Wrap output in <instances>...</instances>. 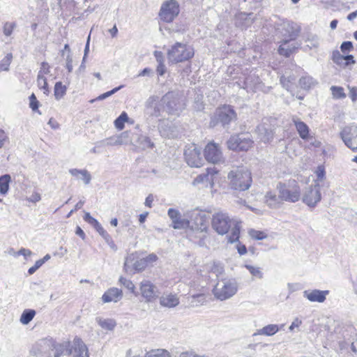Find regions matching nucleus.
Segmentation results:
<instances>
[{
  "instance_id": "obj_55",
  "label": "nucleus",
  "mask_w": 357,
  "mask_h": 357,
  "mask_svg": "<svg viewBox=\"0 0 357 357\" xmlns=\"http://www.w3.org/2000/svg\"><path fill=\"white\" fill-rule=\"evenodd\" d=\"M29 106L33 111H37L39 107V102L38 101L34 93L29 96Z\"/></svg>"
},
{
  "instance_id": "obj_51",
  "label": "nucleus",
  "mask_w": 357,
  "mask_h": 357,
  "mask_svg": "<svg viewBox=\"0 0 357 357\" xmlns=\"http://www.w3.org/2000/svg\"><path fill=\"white\" fill-rule=\"evenodd\" d=\"M315 174L317 175V180H315L314 183H318L319 184L321 182L325 177V169L322 165H319L317 170L315 171Z\"/></svg>"
},
{
  "instance_id": "obj_49",
  "label": "nucleus",
  "mask_w": 357,
  "mask_h": 357,
  "mask_svg": "<svg viewBox=\"0 0 357 357\" xmlns=\"http://www.w3.org/2000/svg\"><path fill=\"white\" fill-rule=\"evenodd\" d=\"M248 234L252 238L255 240H263L267 236L263 231L253 229L249 230Z\"/></svg>"
},
{
  "instance_id": "obj_37",
  "label": "nucleus",
  "mask_w": 357,
  "mask_h": 357,
  "mask_svg": "<svg viewBox=\"0 0 357 357\" xmlns=\"http://www.w3.org/2000/svg\"><path fill=\"white\" fill-rule=\"evenodd\" d=\"M12 60L13 54L8 53L0 61V73L2 71H9Z\"/></svg>"
},
{
  "instance_id": "obj_43",
  "label": "nucleus",
  "mask_w": 357,
  "mask_h": 357,
  "mask_svg": "<svg viewBox=\"0 0 357 357\" xmlns=\"http://www.w3.org/2000/svg\"><path fill=\"white\" fill-rule=\"evenodd\" d=\"M306 42L307 43V46L309 47L310 49L316 48L319 45V39L317 35H309L307 36Z\"/></svg>"
},
{
  "instance_id": "obj_53",
  "label": "nucleus",
  "mask_w": 357,
  "mask_h": 357,
  "mask_svg": "<svg viewBox=\"0 0 357 357\" xmlns=\"http://www.w3.org/2000/svg\"><path fill=\"white\" fill-rule=\"evenodd\" d=\"M16 24L15 22H6L3 26L4 35L6 36H10Z\"/></svg>"
},
{
  "instance_id": "obj_7",
  "label": "nucleus",
  "mask_w": 357,
  "mask_h": 357,
  "mask_svg": "<svg viewBox=\"0 0 357 357\" xmlns=\"http://www.w3.org/2000/svg\"><path fill=\"white\" fill-rule=\"evenodd\" d=\"M236 119V113L230 105H224L216 109L214 116L211 121L213 126L216 123H221L222 126L229 125L231 121Z\"/></svg>"
},
{
  "instance_id": "obj_6",
  "label": "nucleus",
  "mask_w": 357,
  "mask_h": 357,
  "mask_svg": "<svg viewBox=\"0 0 357 357\" xmlns=\"http://www.w3.org/2000/svg\"><path fill=\"white\" fill-rule=\"evenodd\" d=\"M193 55V48L181 43H176L167 52L169 61L173 63L187 61L192 58Z\"/></svg>"
},
{
  "instance_id": "obj_63",
  "label": "nucleus",
  "mask_w": 357,
  "mask_h": 357,
  "mask_svg": "<svg viewBox=\"0 0 357 357\" xmlns=\"http://www.w3.org/2000/svg\"><path fill=\"white\" fill-rule=\"evenodd\" d=\"M84 220L92 226L98 222V220L93 218L88 212L84 214Z\"/></svg>"
},
{
  "instance_id": "obj_15",
  "label": "nucleus",
  "mask_w": 357,
  "mask_h": 357,
  "mask_svg": "<svg viewBox=\"0 0 357 357\" xmlns=\"http://www.w3.org/2000/svg\"><path fill=\"white\" fill-rule=\"evenodd\" d=\"M139 290L142 296L148 303L152 302L159 296L157 287L147 280H144L139 283Z\"/></svg>"
},
{
  "instance_id": "obj_23",
  "label": "nucleus",
  "mask_w": 357,
  "mask_h": 357,
  "mask_svg": "<svg viewBox=\"0 0 357 357\" xmlns=\"http://www.w3.org/2000/svg\"><path fill=\"white\" fill-rule=\"evenodd\" d=\"M257 132L259 140L264 143L270 142L273 137L272 130L266 128L264 125L257 126Z\"/></svg>"
},
{
  "instance_id": "obj_47",
  "label": "nucleus",
  "mask_w": 357,
  "mask_h": 357,
  "mask_svg": "<svg viewBox=\"0 0 357 357\" xmlns=\"http://www.w3.org/2000/svg\"><path fill=\"white\" fill-rule=\"evenodd\" d=\"M119 282L132 293L135 294V287L131 280H128L126 278L121 277L119 278Z\"/></svg>"
},
{
  "instance_id": "obj_21",
  "label": "nucleus",
  "mask_w": 357,
  "mask_h": 357,
  "mask_svg": "<svg viewBox=\"0 0 357 357\" xmlns=\"http://www.w3.org/2000/svg\"><path fill=\"white\" fill-rule=\"evenodd\" d=\"M218 171L215 168H207L206 173L198 175L194 180V183H209L211 186L213 185L214 175L218 174Z\"/></svg>"
},
{
  "instance_id": "obj_60",
  "label": "nucleus",
  "mask_w": 357,
  "mask_h": 357,
  "mask_svg": "<svg viewBox=\"0 0 357 357\" xmlns=\"http://www.w3.org/2000/svg\"><path fill=\"white\" fill-rule=\"evenodd\" d=\"M252 13H241L239 15H238V18L239 19H241V20H246V26L249 25L250 24H251L252 22Z\"/></svg>"
},
{
  "instance_id": "obj_32",
  "label": "nucleus",
  "mask_w": 357,
  "mask_h": 357,
  "mask_svg": "<svg viewBox=\"0 0 357 357\" xmlns=\"http://www.w3.org/2000/svg\"><path fill=\"white\" fill-rule=\"evenodd\" d=\"M69 172L73 176H76L83 180L85 184H89L91 181V176L89 172L86 169H70Z\"/></svg>"
},
{
  "instance_id": "obj_40",
  "label": "nucleus",
  "mask_w": 357,
  "mask_h": 357,
  "mask_svg": "<svg viewBox=\"0 0 357 357\" xmlns=\"http://www.w3.org/2000/svg\"><path fill=\"white\" fill-rule=\"evenodd\" d=\"M119 135L122 139V141L125 142V144H134L133 140L135 139V134H133L130 131H125Z\"/></svg>"
},
{
  "instance_id": "obj_9",
  "label": "nucleus",
  "mask_w": 357,
  "mask_h": 357,
  "mask_svg": "<svg viewBox=\"0 0 357 357\" xmlns=\"http://www.w3.org/2000/svg\"><path fill=\"white\" fill-rule=\"evenodd\" d=\"M179 5L176 0H168L165 1L159 12L161 20L165 22H172L179 14Z\"/></svg>"
},
{
  "instance_id": "obj_52",
  "label": "nucleus",
  "mask_w": 357,
  "mask_h": 357,
  "mask_svg": "<svg viewBox=\"0 0 357 357\" xmlns=\"http://www.w3.org/2000/svg\"><path fill=\"white\" fill-rule=\"evenodd\" d=\"M146 266H147V264L146 263V261L144 259V258L136 261L133 264V268L136 271H142L146 268Z\"/></svg>"
},
{
  "instance_id": "obj_14",
  "label": "nucleus",
  "mask_w": 357,
  "mask_h": 357,
  "mask_svg": "<svg viewBox=\"0 0 357 357\" xmlns=\"http://www.w3.org/2000/svg\"><path fill=\"white\" fill-rule=\"evenodd\" d=\"M206 160L213 164H220L224 162L222 152L218 144L208 143L204 149Z\"/></svg>"
},
{
  "instance_id": "obj_17",
  "label": "nucleus",
  "mask_w": 357,
  "mask_h": 357,
  "mask_svg": "<svg viewBox=\"0 0 357 357\" xmlns=\"http://www.w3.org/2000/svg\"><path fill=\"white\" fill-rule=\"evenodd\" d=\"M167 214L172 221L174 229H180L190 227V222L185 219H181V213L178 210L172 208H169Z\"/></svg>"
},
{
  "instance_id": "obj_45",
  "label": "nucleus",
  "mask_w": 357,
  "mask_h": 357,
  "mask_svg": "<svg viewBox=\"0 0 357 357\" xmlns=\"http://www.w3.org/2000/svg\"><path fill=\"white\" fill-rule=\"evenodd\" d=\"M332 60L337 65L344 66V56L342 55L338 50H335L333 52Z\"/></svg>"
},
{
  "instance_id": "obj_24",
  "label": "nucleus",
  "mask_w": 357,
  "mask_h": 357,
  "mask_svg": "<svg viewBox=\"0 0 357 357\" xmlns=\"http://www.w3.org/2000/svg\"><path fill=\"white\" fill-rule=\"evenodd\" d=\"M193 229L202 232L206 231L208 226L204 215L197 213L194 218L193 225L190 226Z\"/></svg>"
},
{
  "instance_id": "obj_16",
  "label": "nucleus",
  "mask_w": 357,
  "mask_h": 357,
  "mask_svg": "<svg viewBox=\"0 0 357 357\" xmlns=\"http://www.w3.org/2000/svg\"><path fill=\"white\" fill-rule=\"evenodd\" d=\"M70 355L72 357H89V349L79 337L74 338L70 343Z\"/></svg>"
},
{
  "instance_id": "obj_48",
  "label": "nucleus",
  "mask_w": 357,
  "mask_h": 357,
  "mask_svg": "<svg viewBox=\"0 0 357 357\" xmlns=\"http://www.w3.org/2000/svg\"><path fill=\"white\" fill-rule=\"evenodd\" d=\"M123 87V86L121 85V86H119L118 87H116V88L113 89L112 90H111L109 91L104 93L100 95L98 97H97L96 100H104V99L109 97L110 96L114 94L116 92L119 91ZM95 100H96V99H93V100H91L90 102H93Z\"/></svg>"
},
{
  "instance_id": "obj_54",
  "label": "nucleus",
  "mask_w": 357,
  "mask_h": 357,
  "mask_svg": "<svg viewBox=\"0 0 357 357\" xmlns=\"http://www.w3.org/2000/svg\"><path fill=\"white\" fill-rule=\"evenodd\" d=\"M99 145L105 146H118L115 136L108 137L104 140L98 142Z\"/></svg>"
},
{
  "instance_id": "obj_44",
  "label": "nucleus",
  "mask_w": 357,
  "mask_h": 357,
  "mask_svg": "<svg viewBox=\"0 0 357 357\" xmlns=\"http://www.w3.org/2000/svg\"><path fill=\"white\" fill-rule=\"evenodd\" d=\"M206 302V298L204 294H199L193 295L192 296V300L190 301L191 305L192 306H198L199 305H202Z\"/></svg>"
},
{
  "instance_id": "obj_5",
  "label": "nucleus",
  "mask_w": 357,
  "mask_h": 357,
  "mask_svg": "<svg viewBox=\"0 0 357 357\" xmlns=\"http://www.w3.org/2000/svg\"><path fill=\"white\" fill-rule=\"evenodd\" d=\"M277 189L283 202L295 203L301 197V188L295 180H289L287 183H279L277 185Z\"/></svg>"
},
{
  "instance_id": "obj_22",
  "label": "nucleus",
  "mask_w": 357,
  "mask_h": 357,
  "mask_svg": "<svg viewBox=\"0 0 357 357\" xmlns=\"http://www.w3.org/2000/svg\"><path fill=\"white\" fill-rule=\"evenodd\" d=\"M122 291L118 288H111L108 289L102 296L104 303L117 302L122 298Z\"/></svg>"
},
{
  "instance_id": "obj_57",
  "label": "nucleus",
  "mask_w": 357,
  "mask_h": 357,
  "mask_svg": "<svg viewBox=\"0 0 357 357\" xmlns=\"http://www.w3.org/2000/svg\"><path fill=\"white\" fill-rule=\"evenodd\" d=\"M50 73V67L49 64L47 62H43L41 63V66H40V70L38 72V75L44 76L45 75H47Z\"/></svg>"
},
{
  "instance_id": "obj_33",
  "label": "nucleus",
  "mask_w": 357,
  "mask_h": 357,
  "mask_svg": "<svg viewBox=\"0 0 357 357\" xmlns=\"http://www.w3.org/2000/svg\"><path fill=\"white\" fill-rule=\"evenodd\" d=\"M11 177L9 174H4L0 176V194L5 195L9 190V185Z\"/></svg>"
},
{
  "instance_id": "obj_30",
  "label": "nucleus",
  "mask_w": 357,
  "mask_h": 357,
  "mask_svg": "<svg viewBox=\"0 0 357 357\" xmlns=\"http://www.w3.org/2000/svg\"><path fill=\"white\" fill-rule=\"evenodd\" d=\"M133 142L142 149L151 148L153 146L149 137L142 135L135 134Z\"/></svg>"
},
{
  "instance_id": "obj_1",
  "label": "nucleus",
  "mask_w": 357,
  "mask_h": 357,
  "mask_svg": "<svg viewBox=\"0 0 357 357\" xmlns=\"http://www.w3.org/2000/svg\"><path fill=\"white\" fill-rule=\"evenodd\" d=\"M185 107V102L178 92L170 91L159 99L158 96H151L146 102L147 113L151 116H162L164 112L178 116Z\"/></svg>"
},
{
  "instance_id": "obj_27",
  "label": "nucleus",
  "mask_w": 357,
  "mask_h": 357,
  "mask_svg": "<svg viewBox=\"0 0 357 357\" xmlns=\"http://www.w3.org/2000/svg\"><path fill=\"white\" fill-rule=\"evenodd\" d=\"M289 40H284L281 45L278 48V52L280 55H283L284 56H289L295 49L297 48V46L294 43H290Z\"/></svg>"
},
{
  "instance_id": "obj_28",
  "label": "nucleus",
  "mask_w": 357,
  "mask_h": 357,
  "mask_svg": "<svg viewBox=\"0 0 357 357\" xmlns=\"http://www.w3.org/2000/svg\"><path fill=\"white\" fill-rule=\"evenodd\" d=\"M317 84L318 82L312 76L308 75L302 76L298 81L300 87L305 90H309L315 86Z\"/></svg>"
},
{
  "instance_id": "obj_62",
  "label": "nucleus",
  "mask_w": 357,
  "mask_h": 357,
  "mask_svg": "<svg viewBox=\"0 0 357 357\" xmlns=\"http://www.w3.org/2000/svg\"><path fill=\"white\" fill-rule=\"evenodd\" d=\"M144 259L146 261L147 266L150 264L155 262L158 260V257L155 254L152 253L144 257Z\"/></svg>"
},
{
  "instance_id": "obj_64",
  "label": "nucleus",
  "mask_w": 357,
  "mask_h": 357,
  "mask_svg": "<svg viewBox=\"0 0 357 357\" xmlns=\"http://www.w3.org/2000/svg\"><path fill=\"white\" fill-rule=\"evenodd\" d=\"M349 97L353 102L357 100V87H349Z\"/></svg>"
},
{
  "instance_id": "obj_8",
  "label": "nucleus",
  "mask_w": 357,
  "mask_h": 357,
  "mask_svg": "<svg viewBox=\"0 0 357 357\" xmlns=\"http://www.w3.org/2000/svg\"><path fill=\"white\" fill-rule=\"evenodd\" d=\"M253 141L248 133L233 135L227 141V146L234 151H247L252 145Z\"/></svg>"
},
{
  "instance_id": "obj_18",
  "label": "nucleus",
  "mask_w": 357,
  "mask_h": 357,
  "mask_svg": "<svg viewBox=\"0 0 357 357\" xmlns=\"http://www.w3.org/2000/svg\"><path fill=\"white\" fill-rule=\"evenodd\" d=\"M160 305L167 308H173L180 303L179 297L176 294L166 291L159 298Z\"/></svg>"
},
{
  "instance_id": "obj_20",
  "label": "nucleus",
  "mask_w": 357,
  "mask_h": 357,
  "mask_svg": "<svg viewBox=\"0 0 357 357\" xmlns=\"http://www.w3.org/2000/svg\"><path fill=\"white\" fill-rule=\"evenodd\" d=\"M160 135L167 138H174L177 137V131L176 128L171 122L162 121L158 126Z\"/></svg>"
},
{
  "instance_id": "obj_41",
  "label": "nucleus",
  "mask_w": 357,
  "mask_h": 357,
  "mask_svg": "<svg viewBox=\"0 0 357 357\" xmlns=\"http://www.w3.org/2000/svg\"><path fill=\"white\" fill-rule=\"evenodd\" d=\"M245 267L254 277H256L259 279L263 278V273L261 272L260 268L248 264L245 265Z\"/></svg>"
},
{
  "instance_id": "obj_13",
  "label": "nucleus",
  "mask_w": 357,
  "mask_h": 357,
  "mask_svg": "<svg viewBox=\"0 0 357 357\" xmlns=\"http://www.w3.org/2000/svg\"><path fill=\"white\" fill-rule=\"evenodd\" d=\"M185 159L188 165L192 167H199L203 164L201 151L195 144H190L184 151Z\"/></svg>"
},
{
  "instance_id": "obj_34",
  "label": "nucleus",
  "mask_w": 357,
  "mask_h": 357,
  "mask_svg": "<svg viewBox=\"0 0 357 357\" xmlns=\"http://www.w3.org/2000/svg\"><path fill=\"white\" fill-rule=\"evenodd\" d=\"M98 325L103 329L112 331L115 328L116 323L112 319H97Z\"/></svg>"
},
{
  "instance_id": "obj_2",
  "label": "nucleus",
  "mask_w": 357,
  "mask_h": 357,
  "mask_svg": "<svg viewBox=\"0 0 357 357\" xmlns=\"http://www.w3.org/2000/svg\"><path fill=\"white\" fill-rule=\"evenodd\" d=\"M241 223L238 218L231 216L223 211H215L211 218V227L216 233L225 235L230 231L227 236V241L230 243L238 241Z\"/></svg>"
},
{
  "instance_id": "obj_35",
  "label": "nucleus",
  "mask_w": 357,
  "mask_h": 357,
  "mask_svg": "<svg viewBox=\"0 0 357 357\" xmlns=\"http://www.w3.org/2000/svg\"><path fill=\"white\" fill-rule=\"evenodd\" d=\"M35 315L36 311L34 310H25L22 313L20 321L22 324L26 325L33 319Z\"/></svg>"
},
{
  "instance_id": "obj_61",
  "label": "nucleus",
  "mask_w": 357,
  "mask_h": 357,
  "mask_svg": "<svg viewBox=\"0 0 357 357\" xmlns=\"http://www.w3.org/2000/svg\"><path fill=\"white\" fill-rule=\"evenodd\" d=\"M134 259L135 256L133 254H131L126 257L124 263V268L127 272L130 271V264L132 263Z\"/></svg>"
},
{
  "instance_id": "obj_12",
  "label": "nucleus",
  "mask_w": 357,
  "mask_h": 357,
  "mask_svg": "<svg viewBox=\"0 0 357 357\" xmlns=\"http://www.w3.org/2000/svg\"><path fill=\"white\" fill-rule=\"evenodd\" d=\"M320 184L314 183L307 188L302 197V201L309 207L314 208L321 201Z\"/></svg>"
},
{
  "instance_id": "obj_11",
  "label": "nucleus",
  "mask_w": 357,
  "mask_h": 357,
  "mask_svg": "<svg viewBox=\"0 0 357 357\" xmlns=\"http://www.w3.org/2000/svg\"><path fill=\"white\" fill-rule=\"evenodd\" d=\"M51 349L50 354L47 357H63L68 356L70 353V342L63 341L62 342H56L52 340L44 341Z\"/></svg>"
},
{
  "instance_id": "obj_4",
  "label": "nucleus",
  "mask_w": 357,
  "mask_h": 357,
  "mask_svg": "<svg viewBox=\"0 0 357 357\" xmlns=\"http://www.w3.org/2000/svg\"><path fill=\"white\" fill-rule=\"evenodd\" d=\"M238 290L237 282L232 278L218 280L213 289L214 296L220 301H225L232 297Z\"/></svg>"
},
{
  "instance_id": "obj_31",
  "label": "nucleus",
  "mask_w": 357,
  "mask_h": 357,
  "mask_svg": "<svg viewBox=\"0 0 357 357\" xmlns=\"http://www.w3.org/2000/svg\"><path fill=\"white\" fill-rule=\"evenodd\" d=\"M282 26L283 29H284L285 31L284 36L288 35L289 37L290 38V40H294L296 36L298 35V28L296 26V24H294L292 22H283Z\"/></svg>"
},
{
  "instance_id": "obj_36",
  "label": "nucleus",
  "mask_w": 357,
  "mask_h": 357,
  "mask_svg": "<svg viewBox=\"0 0 357 357\" xmlns=\"http://www.w3.org/2000/svg\"><path fill=\"white\" fill-rule=\"evenodd\" d=\"M144 357H172V356L166 349H157L148 351Z\"/></svg>"
},
{
  "instance_id": "obj_56",
  "label": "nucleus",
  "mask_w": 357,
  "mask_h": 357,
  "mask_svg": "<svg viewBox=\"0 0 357 357\" xmlns=\"http://www.w3.org/2000/svg\"><path fill=\"white\" fill-rule=\"evenodd\" d=\"M292 80H294L293 78H291L290 77H287L284 75H282L280 77V82L282 84L283 87L285 88L287 90L290 89Z\"/></svg>"
},
{
  "instance_id": "obj_39",
  "label": "nucleus",
  "mask_w": 357,
  "mask_h": 357,
  "mask_svg": "<svg viewBox=\"0 0 357 357\" xmlns=\"http://www.w3.org/2000/svg\"><path fill=\"white\" fill-rule=\"evenodd\" d=\"M128 119V114L123 112L121 115L114 121V126L118 130H122L124 128V123Z\"/></svg>"
},
{
  "instance_id": "obj_26",
  "label": "nucleus",
  "mask_w": 357,
  "mask_h": 357,
  "mask_svg": "<svg viewBox=\"0 0 357 357\" xmlns=\"http://www.w3.org/2000/svg\"><path fill=\"white\" fill-rule=\"evenodd\" d=\"M284 326V324L281 326H278L277 324H268L262 328L257 330V331L254 334V335H266L271 336L275 335L276 333L279 331Z\"/></svg>"
},
{
  "instance_id": "obj_19",
  "label": "nucleus",
  "mask_w": 357,
  "mask_h": 357,
  "mask_svg": "<svg viewBox=\"0 0 357 357\" xmlns=\"http://www.w3.org/2000/svg\"><path fill=\"white\" fill-rule=\"evenodd\" d=\"M328 294L329 291L328 290H305L303 291V296L310 302L324 303Z\"/></svg>"
},
{
  "instance_id": "obj_50",
  "label": "nucleus",
  "mask_w": 357,
  "mask_h": 357,
  "mask_svg": "<svg viewBox=\"0 0 357 357\" xmlns=\"http://www.w3.org/2000/svg\"><path fill=\"white\" fill-rule=\"evenodd\" d=\"M37 84L39 88L44 90V93H46L48 92V88H47V79L43 75H40L38 74L37 77Z\"/></svg>"
},
{
  "instance_id": "obj_59",
  "label": "nucleus",
  "mask_w": 357,
  "mask_h": 357,
  "mask_svg": "<svg viewBox=\"0 0 357 357\" xmlns=\"http://www.w3.org/2000/svg\"><path fill=\"white\" fill-rule=\"evenodd\" d=\"M301 324H302V320L300 319L299 318L296 317L292 321L289 329L291 332H293V331H294L295 328H298Z\"/></svg>"
},
{
  "instance_id": "obj_42",
  "label": "nucleus",
  "mask_w": 357,
  "mask_h": 357,
  "mask_svg": "<svg viewBox=\"0 0 357 357\" xmlns=\"http://www.w3.org/2000/svg\"><path fill=\"white\" fill-rule=\"evenodd\" d=\"M211 271L218 278L223 275L225 272L224 266L219 262H214L211 267Z\"/></svg>"
},
{
  "instance_id": "obj_3",
  "label": "nucleus",
  "mask_w": 357,
  "mask_h": 357,
  "mask_svg": "<svg viewBox=\"0 0 357 357\" xmlns=\"http://www.w3.org/2000/svg\"><path fill=\"white\" fill-rule=\"evenodd\" d=\"M227 177L231 188L239 191L249 189L252 182L251 172L243 167L230 171Z\"/></svg>"
},
{
  "instance_id": "obj_10",
  "label": "nucleus",
  "mask_w": 357,
  "mask_h": 357,
  "mask_svg": "<svg viewBox=\"0 0 357 357\" xmlns=\"http://www.w3.org/2000/svg\"><path fill=\"white\" fill-rule=\"evenodd\" d=\"M340 137L345 146L353 151H357V126L344 127L340 132Z\"/></svg>"
},
{
  "instance_id": "obj_25",
  "label": "nucleus",
  "mask_w": 357,
  "mask_h": 357,
  "mask_svg": "<svg viewBox=\"0 0 357 357\" xmlns=\"http://www.w3.org/2000/svg\"><path fill=\"white\" fill-rule=\"evenodd\" d=\"M292 121L294 123L300 137L303 139H307L309 135L308 126L296 116L292 117Z\"/></svg>"
},
{
  "instance_id": "obj_38",
  "label": "nucleus",
  "mask_w": 357,
  "mask_h": 357,
  "mask_svg": "<svg viewBox=\"0 0 357 357\" xmlns=\"http://www.w3.org/2000/svg\"><path fill=\"white\" fill-rule=\"evenodd\" d=\"M67 88L62 82H58L54 86V96L56 100L62 98L66 93Z\"/></svg>"
},
{
  "instance_id": "obj_46",
  "label": "nucleus",
  "mask_w": 357,
  "mask_h": 357,
  "mask_svg": "<svg viewBox=\"0 0 357 357\" xmlns=\"http://www.w3.org/2000/svg\"><path fill=\"white\" fill-rule=\"evenodd\" d=\"M333 96L335 98H344L346 97V94L344 93V89L340 86H332L331 87Z\"/></svg>"
},
{
  "instance_id": "obj_58",
  "label": "nucleus",
  "mask_w": 357,
  "mask_h": 357,
  "mask_svg": "<svg viewBox=\"0 0 357 357\" xmlns=\"http://www.w3.org/2000/svg\"><path fill=\"white\" fill-rule=\"evenodd\" d=\"M340 50L342 52H350L353 50V44L351 41H344L340 45Z\"/></svg>"
},
{
  "instance_id": "obj_29",
  "label": "nucleus",
  "mask_w": 357,
  "mask_h": 357,
  "mask_svg": "<svg viewBox=\"0 0 357 357\" xmlns=\"http://www.w3.org/2000/svg\"><path fill=\"white\" fill-rule=\"evenodd\" d=\"M265 202L269 207L277 208L283 201L280 198V193L276 195L272 192H268L265 195Z\"/></svg>"
}]
</instances>
